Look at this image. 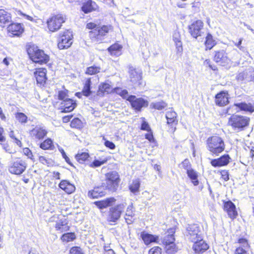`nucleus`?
I'll return each instance as SVG.
<instances>
[{"label": "nucleus", "instance_id": "31", "mask_svg": "<svg viewBox=\"0 0 254 254\" xmlns=\"http://www.w3.org/2000/svg\"><path fill=\"white\" fill-rule=\"evenodd\" d=\"M186 173L193 185L194 186H198L199 184V181L198 180V173L192 168L186 172Z\"/></svg>", "mask_w": 254, "mask_h": 254}, {"label": "nucleus", "instance_id": "9", "mask_svg": "<svg viewBox=\"0 0 254 254\" xmlns=\"http://www.w3.org/2000/svg\"><path fill=\"white\" fill-rule=\"evenodd\" d=\"M203 30V23L200 20L195 21L189 26L190 35L195 39L204 35Z\"/></svg>", "mask_w": 254, "mask_h": 254}, {"label": "nucleus", "instance_id": "30", "mask_svg": "<svg viewBox=\"0 0 254 254\" xmlns=\"http://www.w3.org/2000/svg\"><path fill=\"white\" fill-rule=\"evenodd\" d=\"M102 187L94 188L93 190L88 191V196L92 198H98L105 195V192L103 191Z\"/></svg>", "mask_w": 254, "mask_h": 254}, {"label": "nucleus", "instance_id": "27", "mask_svg": "<svg viewBox=\"0 0 254 254\" xmlns=\"http://www.w3.org/2000/svg\"><path fill=\"white\" fill-rule=\"evenodd\" d=\"M177 113L171 109L167 112L166 114V118L167 120V124L172 126H175L178 123V120L177 119Z\"/></svg>", "mask_w": 254, "mask_h": 254}, {"label": "nucleus", "instance_id": "52", "mask_svg": "<svg viewBox=\"0 0 254 254\" xmlns=\"http://www.w3.org/2000/svg\"><path fill=\"white\" fill-rule=\"evenodd\" d=\"M81 124V121L78 118H74L71 122L70 126L72 127H80Z\"/></svg>", "mask_w": 254, "mask_h": 254}, {"label": "nucleus", "instance_id": "29", "mask_svg": "<svg viewBox=\"0 0 254 254\" xmlns=\"http://www.w3.org/2000/svg\"><path fill=\"white\" fill-rule=\"evenodd\" d=\"M238 243L242 246L237 248L235 252V254H248L246 249L248 247L247 240L245 239L241 238L238 240Z\"/></svg>", "mask_w": 254, "mask_h": 254}, {"label": "nucleus", "instance_id": "59", "mask_svg": "<svg viewBox=\"0 0 254 254\" xmlns=\"http://www.w3.org/2000/svg\"><path fill=\"white\" fill-rule=\"evenodd\" d=\"M23 153L29 158L32 159L33 155L31 151L28 148H25L23 149Z\"/></svg>", "mask_w": 254, "mask_h": 254}, {"label": "nucleus", "instance_id": "12", "mask_svg": "<svg viewBox=\"0 0 254 254\" xmlns=\"http://www.w3.org/2000/svg\"><path fill=\"white\" fill-rule=\"evenodd\" d=\"M214 60L216 63L222 66L228 64L231 62V60L228 57L227 54L223 50L215 52Z\"/></svg>", "mask_w": 254, "mask_h": 254}, {"label": "nucleus", "instance_id": "45", "mask_svg": "<svg viewBox=\"0 0 254 254\" xmlns=\"http://www.w3.org/2000/svg\"><path fill=\"white\" fill-rule=\"evenodd\" d=\"M179 167L185 170L186 172L192 169L191 164L188 159H186L182 162V163L179 165Z\"/></svg>", "mask_w": 254, "mask_h": 254}, {"label": "nucleus", "instance_id": "54", "mask_svg": "<svg viewBox=\"0 0 254 254\" xmlns=\"http://www.w3.org/2000/svg\"><path fill=\"white\" fill-rule=\"evenodd\" d=\"M167 253L168 254H172V253L177 252L176 246L174 243L170 244L169 246H166Z\"/></svg>", "mask_w": 254, "mask_h": 254}, {"label": "nucleus", "instance_id": "50", "mask_svg": "<svg viewBox=\"0 0 254 254\" xmlns=\"http://www.w3.org/2000/svg\"><path fill=\"white\" fill-rule=\"evenodd\" d=\"M152 107L155 109L161 110L167 106V104L164 102H159L151 104Z\"/></svg>", "mask_w": 254, "mask_h": 254}, {"label": "nucleus", "instance_id": "56", "mask_svg": "<svg viewBox=\"0 0 254 254\" xmlns=\"http://www.w3.org/2000/svg\"><path fill=\"white\" fill-rule=\"evenodd\" d=\"M220 174L221 175V178L225 181H227L229 180V174L227 171L226 170H223L220 172Z\"/></svg>", "mask_w": 254, "mask_h": 254}, {"label": "nucleus", "instance_id": "58", "mask_svg": "<svg viewBox=\"0 0 254 254\" xmlns=\"http://www.w3.org/2000/svg\"><path fill=\"white\" fill-rule=\"evenodd\" d=\"M66 98H68L67 94L64 91H61L59 92V99L60 100H62V101H64Z\"/></svg>", "mask_w": 254, "mask_h": 254}, {"label": "nucleus", "instance_id": "49", "mask_svg": "<svg viewBox=\"0 0 254 254\" xmlns=\"http://www.w3.org/2000/svg\"><path fill=\"white\" fill-rule=\"evenodd\" d=\"M16 119L21 123H26L27 122V117L23 113H17L15 114Z\"/></svg>", "mask_w": 254, "mask_h": 254}, {"label": "nucleus", "instance_id": "22", "mask_svg": "<svg viewBox=\"0 0 254 254\" xmlns=\"http://www.w3.org/2000/svg\"><path fill=\"white\" fill-rule=\"evenodd\" d=\"M46 68H41L38 69L35 72V76L38 84L43 85L46 80Z\"/></svg>", "mask_w": 254, "mask_h": 254}, {"label": "nucleus", "instance_id": "37", "mask_svg": "<svg viewBox=\"0 0 254 254\" xmlns=\"http://www.w3.org/2000/svg\"><path fill=\"white\" fill-rule=\"evenodd\" d=\"M250 69H247L239 73L237 76V80L239 81H250V80H249L250 79Z\"/></svg>", "mask_w": 254, "mask_h": 254}, {"label": "nucleus", "instance_id": "57", "mask_svg": "<svg viewBox=\"0 0 254 254\" xmlns=\"http://www.w3.org/2000/svg\"><path fill=\"white\" fill-rule=\"evenodd\" d=\"M106 161H100L99 160H95L93 162V163L90 165V166L92 167H97L100 166L102 164L105 163Z\"/></svg>", "mask_w": 254, "mask_h": 254}, {"label": "nucleus", "instance_id": "63", "mask_svg": "<svg viewBox=\"0 0 254 254\" xmlns=\"http://www.w3.org/2000/svg\"><path fill=\"white\" fill-rule=\"evenodd\" d=\"M145 138L150 142H154L155 141L153 134L152 133H147L145 135Z\"/></svg>", "mask_w": 254, "mask_h": 254}, {"label": "nucleus", "instance_id": "14", "mask_svg": "<svg viewBox=\"0 0 254 254\" xmlns=\"http://www.w3.org/2000/svg\"><path fill=\"white\" fill-rule=\"evenodd\" d=\"M130 81L134 84H141L142 80V71L138 68L130 67L129 68Z\"/></svg>", "mask_w": 254, "mask_h": 254}, {"label": "nucleus", "instance_id": "4", "mask_svg": "<svg viewBox=\"0 0 254 254\" xmlns=\"http://www.w3.org/2000/svg\"><path fill=\"white\" fill-rule=\"evenodd\" d=\"M249 121L247 117L233 115L229 118L228 125L235 130H240L249 125Z\"/></svg>", "mask_w": 254, "mask_h": 254}, {"label": "nucleus", "instance_id": "60", "mask_svg": "<svg viewBox=\"0 0 254 254\" xmlns=\"http://www.w3.org/2000/svg\"><path fill=\"white\" fill-rule=\"evenodd\" d=\"M104 144L107 147H108L111 149H113L115 148V145L114 143L109 140L105 141Z\"/></svg>", "mask_w": 254, "mask_h": 254}, {"label": "nucleus", "instance_id": "11", "mask_svg": "<svg viewBox=\"0 0 254 254\" xmlns=\"http://www.w3.org/2000/svg\"><path fill=\"white\" fill-rule=\"evenodd\" d=\"M133 108L137 111H140L142 107H147L148 102L142 98H137L134 95H130L127 98Z\"/></svg>", "mask_w": 254, "mask_h": 254}, {"label": "nucleus", "instance_id": "41", "mask_svg": "<svg viewBox=\"0 0 254 254\" xmlns=\"http://www.w3.org/2000/svg\"><path fill=\"white\" fill-rule=\"evenodd\" d=\"M140 185V182L138 180L133 181L129 187V190L131 192L135 194L139 192Z\"/></svg>", "mask_w": 254, "mask_h": 254}, {"label": "nucleus", "instance_id": "44", "mask_svg": "<svg viewBox=\"0 0 254 254\" xmlns=\"http://www.w3.org/2000/svg\"><path fill=\"white\" fill-rule=\"evenodd\" d=\"M89 157L88 153L86 152H82L81 153H78L76 156V159L80 163H83L85 160H86Z\"/></svg>", "mask_w": 254, "mask_h": 254}, {"label": "nucleus", "instance_id": "61", "mask_svg": "<svg viewBox=\"0 0 254 254\" xmlns=\"http://www.w3.org/2000/svg\"><path fill=\"white\" fill-rule=\"evenodd\" d=\"M141 129L142 130L148 131L150 130L149 126L146 122H143L141 124Z\"/></svg>", "mask_w": 254, "mask_h": 254}, {"label": "nucleus", "instance_id": "64", "mask_svg": "<svg viewBox=\"0 0 254 254\" xmlns=\"http://www.w3.org/2000/svg\"><path fill=\"white\" fill-rule=\"evenodd\" d=\"M250 81L254 82V70L250 69Z\"/></svg>", "mask_w": 254, "mask_h": 254}, {"label": "nucleus", "instance_id": "34", "mask_svg": "<svg viewBox=\"0 0 254 254\" xmlns=\"http://www.w3.org/2000/svg\"><path fill=\"white\" fill-rule=\"evenodd\" d=\"M10 21V14L3 9H0V23H8Z\"/></svg>", "mask_w": 254, "mask_h": 254}, {"label": "nucleus", "instance_id": "18", "mask_svg": "<svg viewBox=\"0 0 254 254\" xmlns=\"http://www.w3.org/2000/svg\"><path fill=\"white\" fill-rule=\"evenodd\" d=\"M224 210L227 212L228 216L232 219L236 218L237 216L236 206L231 201H226L224 203Z\"/></svg>", "mask_w": 254, "mask_h": 254}, {"label": "nucleus", "instance_id": "43", "mask_svg": "<svg viewBox=\"0 0 254 254\" xmlns=\"http://www.w3.org/2000/svg\"><path fill=\"white\" fill-rule=\"evenodd\" d=\"M53 146V144L52 140L50 138H48L40 144V147L44 150H46L52 149Z\"/></svg>", "mask_w": 254, "mask_h": 254}, {"label": "nucleus", "instance_id": "46", "mask_svg": "<svg viewBox=\"0 0 254 254\" xmlns=\"http://www.w3.org/2000/svg\"><path fill=\"white\" fill-rule=\"evenodd\" d=\"M101 68L99 66H91L88 67L86 70V73L89 75H93L99 73Z\"/></svg>", "mask_w": 254, "mask_h": 254}, {"label": "nucleus", "instance_id": "13", "mask_svg": "<svg viewBox=\"0 0 254 254\" xmlns=\"http://www.w3.org/2000/svg\"><path fill=\"white\" fill-rule=\"evenodd\" d=\"M26 168V163L25 161L22 160H17L14 162L9 167V171L13 174L20 175L25 171Z\"/></svg>", "mask_w": 254, "mask_h": 254}, {"label": "nucleus", "instance_id": "33", "mask_svg": "<svg viewBox=\"0 0 254 254\" xmlns=\"http://www.w3.org/2000/svg\"><path fill=\"white\" fill-rule=\"evenodd\" d=\"M140 237L142 238V240L144 241L146 245H149L152 242H154L157 239V237L154 236V235L148 233H145L144 232L141 233Z\"/></svg>", "mask_w": 254, "mask_h": 254}, {"label": "nucleus", "instance_id": "1", "mask_svg": "<svg viewBox=\"0 0 254 254\" xmlns=\"http://www.w3.org/2000/svg\"><path fill=\"white\" fill-rule=\"evenodd\" d=\"M86 27L88 29H93L89 33L90 38L96 42H99L103 40V37L109 31L112 30L111 26L104 25L101 27H97L93 23H89L86 25Z\"/></svg>", "mask_w": 254, "mask_h": 254}, {"label": "nucleus", "instance_id": "5", "mask_svg": "<svg viewBox=\"0 0 254 254\" xmlns=\"http://www.w3.org/2000/svg\"><path fill=\"white\" fill-rule=\"evenodd\" d=\"M28 54L31 60L36 63L46 64L49 60V56L37 47L30 48L28 50Z\"/></svg>", "mask_w": 254, "mask_h": 254}, {"label": "nucleus", "instance_id": "23", "mask_svg": "<svg viewBox=\"0 0 254 254\" xmlns=\"http://www.w3.org/2000/svg\"><path fill=\"white\" fill-rule=\"evenodd\" d=\"M227 94L224 91L220 92L215 96V103L216 105L223 106L228 103Z\"/></svg>", "mask_w": 254, "mask_h": 254}, {"label": "nucleus", "instance_id": "36", "mask_svg": "<svg viewBox=\"0 0 254 254\" xmlns=\"http://www.w3.org/2000/svg\"><path fill=\"white\" fill-rule=\"evenodd\" d=\"M205 45L206 49L210 50L215 45V41L213 39L212 36L208 33L205 37Z\"/></svg>", "mask_w": 254, "mask_h": 254}, {"label": "nucleus", "instance_id": "21", "mask_svg": "<svg viewBox=\"0 0 254 254\" xmlns=\"http://www.w3.org/2000/svg\"><path fill=\"white\" fill-rule=\"evenodd\" d=\"M125 218L128 224H131L135 220V209L133 206L132 203H131L127 206L126 211Z\"/></svg>", "mask_w": 254, "mask_h": 254}, {"label": "nucleus", "instance_id": "62", "mask_svg": "<svg viewBox=\"0 0 254 254\" xmlns=\"http://www.w3.org/2000/svg\"><path fill=\"white\" fill-rule=\"evenodd\" d=\"M104 254H115L114 251L107 246H104Z\"/></svg>", "mask_w": 254, "mask_h": 254}, {"label": "nucleus", "instance_id": "8", "mask_svg": "<svg viewBox=\"0 0 254 254\" xmlns=\"http://www.w3.org/2000/svg\"><path fill=\"white\" fill-rule=\"evenodd\" d=\"M72 35L68 30L64 31L59 39L58 47L60 49H64L69 48L72 42Z\"/></svg>", "mask_w": 254, "mask_h": 254}, {"label": "nucleus", "instance_id": "15", "mask_svg": "<svg viewBox=\"0 0 254 254\" xmlns=\"http://www.w3.org/2000/svg\"><path fill=\"white\" fill-rule=\"evenodd\" d=\"M47 134V130L43 127L36 126L30 131L31 137L39 140L42 139Z\"/></svg>", "mask_w": 254, "mask_h": 254}, {"label": "nucleus", "instance_id": "3", "mask_svg": "<svg viewBox=\"0 0 254 254\" xmlns=\"http://www.w3.org/2000/svg\"><path fill=\"white\" fill-rule=\"evenodd\" d=\"M106 182L104 186L112 192L116 191L120 181L119 175L116 171H112L106 174Z\"/></svg>", "mask_w": 254, "mask_h": 254}, {"label": "nucleus", "instance_id": "38", "mask_svg": "<svg viewBox=\"0 0 254 254\" xmlns=\"http://www.w3.org/2000/svg\"><path fill=\"white\" fill-rule=\"evenodd\" d=\"M122 48V46L119 44H115L111 46L108 50L112 55L117 56L120 55Z\"/></svg>", "mask_w": 254, "mask_h": 254}, {"label": "nucleus", "instance_id": "25", "mask_svg": "<svg viewBox=\"0 0 254 254\" xmlns=\"http://www.w3.org/2000/svg\"><path fill=\"white\" fill-rule=\"evenodd\" d=\"M96 3L92 0H85L81 7L82 10L85 13H88L95 10Z\"/></svg>", "mask_w": 254, "mask_h": 254}, {"label": "nucleus", "instance_id": "32", "mask_svg": "<svg viewBox=\"0 0 254 254\" xmlns=\"http://www.w3.org/2000/svg\"><path fill=\"white\" fill-rule=\"evenodd\" d=\"M173 39L176 44L178 52H181L183 50L182 44L181 40V35L178 31H174L173 35Z\"/></svg>", "mask_w": 254, "mask_h": 254}, {"label": "nucleus", "instance_id": "35", "mask_svg": "<svg viewBox=\"0 0 254 254\" xmlns=\"http://www.w3.org/2000/svg\"><path fill=\"white\" fill-rule=\"evenodd\" d=\"M110 90L111 86L110 84L106 83H102L99 86L97 95L99 96H103L104 93L105 92L109 93Z\"/></svg>", "mask_w": 254, "mask_h": 254}, {"label": "nucleus", "instance_id": "28", "mask_svg": "<svg viewBox=\"0 0 254 254\" xmlns=\"http://www.w3.org/2000/svg\"><path fill=\"white\" fill-rule=\"evenodd\" d=\"M114 197H110L103 200L95 202V204L100 209H103L111 206L116 201Z\"/></svg>", "mask_w": 254, "mask_h": 254}, {"label": "nucleus", "instance_id": "17", "mask_svg": "<svg viewBox=\"0 0 254 254\" xmlns=\"http://www.w3.org/2000/svg\"><path fill=\"white\" fill-rule=\"evenodd\" d=\"M10 36H19L23 32L24 29L20 23H12L7 27Z\"/></svg>", "mask_w": 254, "mask_h": 254}, {"label": "nucleus", "instance_id": "7", "mask_svg": "<svg viewBox=\"0 0 254 254\" xmlns=\"http://www.w3.org/2000/svg\"><path fill=\"white\" fill-rule=\"evenodd\" d=\"M126 203H121L110 208L107 220L109 222H116L119 219L126 207Z\"/></svg>", "mask_w": 254, "mask_h": 254}, {"label": "nucleus", "instance_id": "40", "mask_svg": "<svg viewBox=\"0 0 254 254\" xmlns=\"http://www.w3.org/2000/svg\"><path fill=\"white\" fill-rule=\"evenodd\" d=\"M234 106L238 107L241 110L253 112L254 111L253 107L251 104H247L245 103L235 104Z\"/></svg>", "mask_w": 254, "mask_h": 254}, {"label": "nucleus", "instance_id": "6", "mask_svg": "<svg viewBox=\"0 0 254 254\" xmlns=\"http://www.w3.org/2000/svg\"><path fill=\"white\" fill-rule=\"evenodd\" d=\"M186 236L192 242H196L198 239H200L202 236L199 226L195 224L189 225L187 228Z\"/></svg>", "mask_w": 254, "mask_h": 254}, {"label": "nucleus", "instance_id": "24", "mask_svg": "<svg viewBox=\"0 0 254 254\" xmlns=\"http://www.w3.org/2000/svg\"><path fill=\"white\" fill-rule=\"evenodd\" d=\"M55 227L56 230L60 231L62 233L67 231L69 229V226L68 225V221L65 218L60 219L57 222Z\"/></svg>", "mask_w": 254, "mask_h": 254}, {"label": "nucleus", "instance_id": "53", "mask_svg": "<svg viewBox=\"0 0 254 254\" xmlns=\"http://www.w3.org/2000/svg\"><path fill=\"white\" fill-rule=\"evenodd\" d=\"M70 254H84L80 247H74L70 250Z\"/></svg>", "mask_w": 254, "mask_h": 254}, {"label": "nucleus", "instance_id": "42", "mask_svg": "<svg viewBox=\"0 0 254 254\" xmlns=\"http://www.w3.org/2000/svg\"><path fill=\"white\" fill-rule=\"evenodd\" d=\"M91 83L90 78L87 79L85 81V85L82 90V93L85 96H88L91 92L90 90Z\"/></svg>", "mask_w": 254, "mask_h": 254}, {"label": "nucleus", "instance_id": "10", "mask_svg": "<svg viewBox=\"0 0 254 254\" xmlns=\"http://www.w3.org/2000/svg\"><path fill=\"white\" fill-rule=\"evenodd\" d=\"M64 22V19L62 15L58 14L53 16L47 21L48 28L52 32L57 31Z\"/></svg>", "mask_w": 254, "mask_h": 254}, {"label": "nucleus", "instance_id": "39", "mask_svg": "<svg viewBox=\"0 0 254 254\" xmlns=\"http://www.w3.org/2000/svg\"><path fill=\"white\" fill-rule=\"evenodd\" d=\"M170 234H168L164 239V242L165 243L166 246L172 244L175 241V238L173 235L175 233L174 230L173 229H171L170 230Z\"/></svg>", "mask_w": 254, "mask_h": 254}, {"label": "nucleus", "instance_id": "55", "mask_svg": "<svg viewBox=\"0 0 254 254\" xmlns=\"http://www.w3.org/2000/svg\"><path fill=\"white\" fill-rule=\"evenodd\" d=\"M148 254H161V249L159 247H155L149 251Z\"/></svg>", "mask_w": 254, "mask_h": 254}, {"label": "nucleus", "instance_id": "20", "mask_svg": "<svg viewBox=\"0 0 254 254\" xmlns=\"http://www.w3.org/2000/svg\"><path fill=\"white\" fill-rule=\"evenodd\" d=\"M193 243V249L195 253H203L208 248V245L203 240L202 237Z\"/></svg>", "mask_w": 254, "mask_h": 254}, {"label": "nucleus", "instance_id": "47", "mask_svg": "<svg viewBox=\"0 0 254 254\" xmlns=\"http://www.w3.org/2000/svg\"><path fill=\"white\" fill-rule=\"evenodd\" d=\"M75 238V235L74 233H67L64 234L61 239L63 241L69 242L73 240Z\"/></svg>", "mask_w": 254, "mask_h": 254}, {"label": "nucleus", "instance_id": "16", "mask_svg": "<svg viewBox=\"0 0 254 254\" xmlns=\"http://www.w3.org/2000/svg\"><path fill=\"white\" fill-rule=\"evenodd\" d=\"M76 106V103L75 102L70 98H66L64 101H62L61 103L62 112L64 113L73 111Z\"/></svg>", "mask_w": 254, "mask_h": 254}, {"label": "nucleus", "instance_id": "26", "mask_svg": "<svg viewBox=\"0 0 254 254\" xmlns=\"http://www.w3.org/2000/svg\"><path fill=\"white\" fill-rule=\"evenodd\" d=\"M59 187L68 194L72 193L75 189L74 186L66 180L62 181L59 184Z\"/></svg>", "mask_w": 254, "mask_h": 254}, {"label": "nucleus", "instance_id": "51", "mask_svg": "<svg viewBox=\"0 0 254 254\" xmlns=\"http://www.w3.org/2000/svg\"><path fill=\"white\" fill-rule=\"evenodd\" d=\"M39 160L40 162L42 163L44 165L49 166L50 165L53 164V161L51 159L46 158L44 156H40L39 158Z\"/></svg>", "mask_w": 254, "mask_h": 254}, {"label": "nucleus", "instance_id": "48", "mask_svg": "<svg viewBox=\"0 0 254 254\" xmlns=\"http://www.w3.org/2000/svg\"><path fill=\"white\" fill-rule=\"evenodd\" d=\"M115 92H116L118 95H120L124 99H127L129 96L128 95V92L127 90H122L120 88H116L114 89Z\"/></svg>", "mask_w": 254, "mask_h": 254}, {"label": "nucleus", "instance_id": "2", "mask_svg": "<svg viewBox=\"0 0 254 254\" xmlns=\"http://www.w3.org/2000/svg\"><path fill=\"white\" fill-rule=\"evenodd\" d=\"M206 147L211 153L218 156L224 150L225 145L223 139L218 136H212L206 140Z\"/></svg>", "mask_w": 254, "mask_h": 254}, {"label": "nucleus", "instance_id": "19", "mask_svg": "<svg viewBox=\"0 0 254 254\" xmlns=\"http://www.w3.org/2000/svg\"><path fill=\"white\" fill-rule=\"evenodd\" d=\"M230 159L229 155L225 154L218 159L212 160L211 164L215 167L225 166L229 163Z\"/></svg>", "mask_w": 254, "mask_h": 254}]
</instances>
